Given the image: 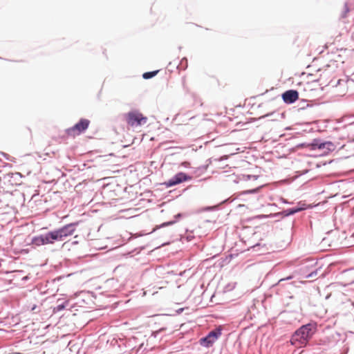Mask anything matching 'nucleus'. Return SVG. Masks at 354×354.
Segmentation results:
<instances>
[{
  "label": "nucleus",
  "mask_w": 354,
  "mask_h": 354,
  "mask_svg": "<svg viewBox=\"0 0 354 354\" xmlns=\"http://www.w3.org/2000/svg\"><path fill=\"white\" fill-rule=\"evenodd\" d=\"M66 236L62 228H59L53 231H50L46 234H41L33 237L32 243L36 246L44 245L54 244L56 241H62L65 239Z\"/></svg>",
  "instance_id": "f257e3e1"
},
{
  "label": "nucleus",
  "mask_w": 354,
  "mask_h": 354,
  "mask_svg": "<svg viewBox=\"0 0 354 354\" xmlns=\"http://www.w3.org/2000/svg\"><path fill=\"white\" fill-rule=\"evenodd\" d=\"M306 77L307 78L306 80L308 83L310 82H317L322 87H330L332 82L335 80L333 71L328 68L318 70L315 75L308 74Z\"/></svg>",
  "instance_id": "f03ea898"
},
{
  "label": "nucleus",
  "mask_w": 354,
  "mask_h": 354,
  "mask_svg": "<svg viewBox=\"0 0 354 354\" xmlns=\"http://www.w3.org/2000/svg\"><path fill=\"white\" fill-rule=\"evenodd\" d=\"M313 333L312 325H304L295 331L291 337L290 342L292 344L300 347L306 343L307 340L312 336Z\"/></svg>",
  "instance_id": "7ed1b4c3"
},
{
  "label": "nucleus",
  "mask_w": 354,
  "mask_h": 354,
  "mask_svg": "<svg viewBox=\"0 0 354 354\" xmlns=\"http://www.w3.org/2000/svg\"><path fill=\"white\" fill-rule=\"evenodd\" d=\"M125 120L127 124L131 127L143 125L147 122V118L137 111H132L127 113L125 115Z\"/></svg>",
  "instance_id": "20e7f679"
},
{
  "label": "nucleus",
  "mask_w": 354,
  "mask_h": 354,
  "mask_svg": "<svg viewBox=\"0 0 354 354\" xmlns=\"http://www.w3.org/2000/svg\"><path fill=\"white\" fill-rule=\"evenodd\" d=\"M348 80L346 79H335L330 86V90L335 95L342 97L348 91Z\"/></svg>",
  "instance_id": "39448f33"
},
{
  "label": "nucleus",
  "mask_w": 354,
  "mask_h": 354,
  "mask_svg": "<svg viewBox=\"0 0 354 354\" xmlns=\"http://www.w3.org/2000/svg\"><path fill=\"white\" fill-rule=\"evenodd\" d=\"M90 121L87 119L82 118L73 127L66 130L68 136L75 138L84 132L88 127Z\"/></svg>",
  "instance_id": "423d86ee"
},
{
  "label": "nucleus",
  "mask_w": 354,
  "mask_h": 354,
  "mask_svg": "<svg viewBox=\"0 0 354 354\" xmlns=\"http://www.w3.org/2000/svg\"><path fill=\"white\" fill-rule=\"evenodd\" d=\"M192 177L187 175L186 174L179 172L176 174L172 178L169 179L168 181L165 182L164 185H165L167 187H170L183 182L189 180Z\"/></svg>",
  "instance_id": "0eeeda50"
},
{
  "label": "nucleus",
  "mask_w": 354,
  "mask_h": 354,
  "mask_svg": "<svg viewBox=\"0 0 354 354\" xmlns=\"http://www.w3.org/2000/svg\"><path fill=\"white\" fill-rule=\"evenodd\" d=\"M221 335V330L220 329H216L211 331L205 337L201 339V344L205 346H212L215 341Z\"/></svg>",
  "instance_id": "6e6552de"
},
{
  "label": "nucleus",
  "mask_w": 354,
  "mask_h": 354,
  "mask_svg": "<svg viewBox=\"0 0 354 354\" xmlns=\"http://www.w3.org/2000/svg\"><path fill=\"white\" fill-rule=\"evenodd\" d=\"M77 225V223H73L67 224L62 227L66 237L72 236L75 233Z\"/></svg>",
  "instance_id": "1a4fd4ad"
},
{
  "label": "nucleus",
  "mask_w": 354,
  "mask_h": 354,
  "mask_svg": "<svg viewBox=\"0 0 354 354\" xmlns=\"http://www.w3.org/2000/svg\"><path fill=\"white\" fill-rule=\"evenodd\" d=\"M308 206H307L305 203H299L297 206L296 207H292L289 208V215L293 214L297 212L306 209L308 208Z\"/></svg>",
  "instance_id": "9d476101"
},
{
  "label": "nucleus",
  "mask_w": 354,
  "mask_h": 354,
  "mask_svg": "<svg viewBox=\"0 0 354 354\" xmlns=\"http://www.w3.org/2000/svg\"><path fill=\"white\" fill-rule=\"evenodd\" d=\"M298 99V93L294 90H289V103L294 102Z\"/></svg>",
  "instance_id": "9b49d317"
},
{
  "label": "nucleus",
  "mask_w": 354,
  "mask_h": 354,
  "mask_svg": "<svg viewBox=\"0 0 354 354\" xmlns=\"http://www.w3.org/2000/svg\"><path fill=\"white\" fill-rule=\"evenodd\" d=\"M158 73V71L147 72V73H143L142 77L146 80L150 79V78H152L153 77H154Z\"/></svg>",
  "instance_id": "f8f14e48"
},
{
  "label": "nucleus",
  "mask_w": 354,
  "mask_h": 354,
  "mask_svg": "<svg viewBox=\"0 0 354 354\" xmlns=\"http://www.w3.org/2000/svg\"><path fill=\"white\" fill-rule=\"evenodd\" d=\"M282 98L284 102H288V91L282 94Z\"/></svg>",
  "instance_id": "ddd939ff"
},
{
  "label": "nucleus",
  "mask_w": 354,
  "mask_h": 354,
  "mask_svg": "<svg viewBox=\"0 0 354 354\" xmlns=\"http://www.w3.org/2000/svg\"><path fill=\"white\" fill-rule=\"evenodd\" d=\"M64 308H65V306L64 304H62V305H58L56 307V309L57 311H60V310H63Z\"/></svg>",
  "instance_id": "4468645a"
},
{
  "label": "nucleus",
  "mask_w": 354,
  "mask_h": 354,
  "mask_svg": "<svg viewBox=\"0 0 354 354\" xmlns=\"http://www.w3.org/2000/svg\"><path fill=\"white\" fill-rule=\"evenodd\" d=\"M189 163L188 162H183L182 163V165H183L184 167H189Z\"/></svg>",
  "instance_id": "2eb2a0df"
},
{
  "label": "nucleus",
  "mask_w": 354,
  "mask_h": 354,
  "mask_svg": "<svg viewBox=\"0 0 354 354\" xmlns=\"http://www.w3.org/2000/svg\"><path fill=\"white\" fill-rule=\"evenodd\" d=\"M313 272H312L306 276V278H313Z\"/></svg>",
  "instance_id": "dca6fc26"
},
{
  "label": "nucleus",
  "mask_w": 354,
  "mask_h": 354,
  "mask_svg": "<svg viewBox=\"0 0 354 354\" xmlns=\"http://www.w3.org/2000/svg\"><path fill=\"white\" fill-rule=\"evenodd\" d=\"M0 154H1L2 156H3L4 157H6V158H8V154H6V153H3V152H0Z\"/></svg>",
  "instance_id": "f3484780"
}]
</instances>
